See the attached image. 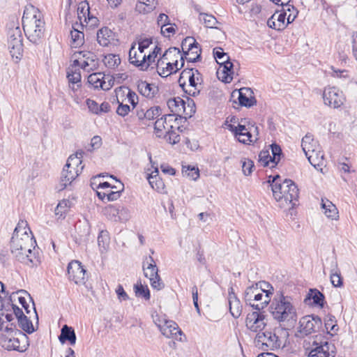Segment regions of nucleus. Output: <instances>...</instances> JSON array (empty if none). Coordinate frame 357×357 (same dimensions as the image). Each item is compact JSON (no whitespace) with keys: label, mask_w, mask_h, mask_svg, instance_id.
Instances as JSON below:
<instances>
[{"label":"nucleus","mask_w":357,"mask_h":357,"mask_svg":"<svg viewBox=\"0 0 357 357\" xmlns=\"http://www.w3.org/2000/svg\"><path fill=\"white\" fill-rule=\"evenodd\" d=\"M36 243L27 222L19 221L10 240L11 254L17 260L26 265L37 266L40 261L32 252Z\"/></svg>","instance_id":"nucleus-1"},{"label":"nucleus","mask_w":357,"mask_h":357,"mask_svg":"<svg viewBox=\"0 0 357 357\" xmlns=\"http://www.w3.org/2000/svg\"><path fill=\"white\" fill-rule=\"evenodd\" d=\"M270 312L273 319L284 326H291L297 320V312L292 298L278 292L271 302Z\"/></svg>","instance_id":"nucleus-2"},{"label":"nucleus","mask_w":357,"mask_h":357,"mask_svg":"<svg viewBox=\"0 0 357 357\" xmlns=\"http://www.w3.org/2000/svg\"><path fill=\"white\" fill-rule=\"evenodd\" d=\"M0 346L8 351H16L20 353L27 350L29 344L28 336L16 328L14 324L4 326V321L0 318Z\"/></svg>","instance_id":"nucleus-3"},{"label":"nucleus","mask_w":357,"mask_h":357,"mask_svg":"<svg viewBox=\"0 0 357 357\" xmlns=\"http://www.w3.org/2000/svg\"><path fill=\"white\" fill-rule=\"evenodd\" d=\"M22 25L27 38L33 43H38L45 31L42 13L33 6L26 7L22 17Z\"/></svg>","instance_id":"nucleus-4"},{"label":"nucleus","mask_w":357,"mask_h":357,"mask_svg":"<svg viewBox=\"0 0 357 357\" xmlns=\"http://www.w3.org/2000/svg\"><path fill=\"white\" fill-rule=\"evenodd\" d=\"M184 65V59L178 48L170 47L158 60L157 72L160 76L166 77L176 73Z\"/></svg>","instance_id":"nucleus-5"},{"label":"nucleus","mask_w":357,"mask_h":357,"mask_svg":"<svg viewBox=\"0 0 357 357\" xmlns=\"http://www.w3.org/2000/svg\"><path fill=\"white\" fill-rule=\"evenodd\" d=\"M280 178L279 175L273 177L271 185L273 197L278 202L284 200L286 203L295 205L294 202L298 200L299 194L296 185L290 179H285L282 183H278Z\"/></svg>","instance_id":"nucleus-6"},{"label":"nucleus","mask_w":357,"mask_h":357,"mask_svg":"<svg viewBox=\"0 0 357 357\" xmlns=\"http://www.w3.org/2000/svg\"><path fill=\"white\" fill-rule=\"evenodd\" d=\"M203 78L201 73L195 68L184 69L179 77L178 84L183 91L191 96L199 94L202 89Z\"/></svg>","instance_id":"nucleus-7"},{"label":"nucleus","mask_w":357,"mask_h":357,"mask_svg":"<svg viewBox=\"0 0 357 357\" xmlns=\"http://www.w3.org/2000/svg\"><path fill=\"white\" fill-rule=\"evenodd\" d=\"M83 154V151H77L75 155L68 158L61 172L60 181L61 188L60 190H63L70 185L83 170L84 165H82Z\"/></svg>","instance_id":"nucleus-8"},{"label":"nucleus","mask_w":357,"mask_h":357,"mask_svg":"<svg viewBox=\"0 0 357 357\" xmlns=\"http://www.w3.org/2000/svg\"><path fill=\"white\" fill-rule=\"evenodd\" d=\"M7 37L11 56L20 60L23 53V36L18 22H13L8 24Z\"/></svg>","instance_id":"nucleus-9"},{"label":"nucleus","mask_w":357,"mask_h":357,"mask_svg":"<svg viewBox=\"0 0 357 357\" xmlns=\"http://www.w3.org/2000/svg\"><path fill=\"white\" fill-rule=\"evenodd\" d=\"M255 345L261 351H274L281 347L282 342L275 331H265L257 333L255 337Z\"/></svg>","instance_id":"nucleus-10"},{"label":"nucleus","mask_w":357,"mask_h":357,"mask_svg":"<svg viewBox=\"0 0 357 357\" xmlns=\"http://www.w3.org/2000/svg\"><path fill=\"white\" fill-rule=\"evenodd\" d=\"M144 276L149 278L153 289L161 290L165 284L158 275V268L151 256L146 257L142 266Z\"/></svg>","instance_id":"nucleus-11"},{"label":"nucleus","mask_w":357,"mask_h":357,"mask_svg":"<svg viewBox=\"0 0 357 357\" xmlns=\"http://www.w3.org/2000/svg\"><path fill=\"white\" fill-rule=\"evenodd\" d=\"M153 317L154 323L166 337L177 340L178 336L182 335L181 330L175 321L167 319L165 316L156 315Z\"/></svg>","instance_id":"nucleus-12"},{"label":"nucleus","mask_w":357,"mask_h":357,"mask_svg":"<svg viewBox=\"0 0 357 357\" xmlns=\"http://www.w3.org/2000/svg\"><path fill=\"white\" fill-rule=\"evenodd\" d=\"M323 99L326 105L334 109L340 107L345 101L342 91L335 86H327L324 88Z\"/></svg>","instance_id":"nucleus-13"},{"label":"nucleus","mask_w":357,"mask_h":357,"mask_svg":"<svg viewBox=\"0 0 357 357\" xmlns=\"http://www.w3.org/2000/svg\"><path fill=\"white\" fill-rule=\"evenodd\" d=\"M181 47L188 62H197L201 57V49L194 38H185L182 41Z\"/></svg>","instance_id":"nucleus-14"},{"label":"nucleus","mask_w":357,"mask_h":357,"mask_svg":"<svg viewBox=\"0 0 357 357\" xmlns=\"http://www.w3.org/2000/svg\"><path fill=\"white\" fill-rule=\"evenodd\" d=\"M68 278L75 284H84L86 270L82 266L81 262L77 260L70 262L67 267Z\"/></svg>","instance_id":"nucleus-15"},{"label":"nucleus","mask_w":357,"mask_h":357,"mask_svg":"<svg viewBox=\"0 0 357 357\" xmlns=\"http://www.w3.org/2000/svg\"><path fill=\"white\" fill-rule=\"evenodd\" d=\"M264 319L265 315L259 310L248 313L245 320L246 326L251 331L259 333L266 325Z\"/></svg>","instance_id":"nucleus-16"},{"label":"nucleus","mask_w":357,"mask_h":357,"mask_svg":"<svg viewBox=\"0 0 357 357\" xmlns=\"http://www.w3.org/2000/svg\"><path fill=\"white\" fill-rule=\"evenodd\" d=\"M300 331L305 335H310L319 328L321 320L318 316L308 315L302 317L299 321Z\"/></svg>","instance_id":"nucleus-17"},{"label":"nucleus","mask_w":357,"mask_h":357,"mask_svg":"<svg viewBox=\"0 0 357 357\" xmlns=\"http://www.w3.org/2000/svg\"><path fill=\"white\" fill-rule=\"evenodd\" d=\"M269 289L267 287H263L262 291H257L256 298H252V303L254 305H250L252 308L260 311L265 308L268 304L271 302V295L273 294V287L269 286Z\"/></svg>","instance_id":"nucleus-18"},{"label":"nucleus","mask_w":357,"mask_h":357,"mask_svg":"<svg viewBox=\"0 0 357 357\" xmlns=\"http://www.w3.org/2000/svg\"><path fill=\"white\" fill-rule=\"evenodd\" d=\"M136 115L142 123L149 126V123H147V122L153 121L160 116L161 109L158 106L152 107L149 109L137 107L136 109Z\"/></svg>","instance_id":"nucleus-19"},{"label":"nucleus","mask_w":357,"mask_h":357,"mask_svg":"<svg viewBox=\"0 0 357 357\" xmlns=\"http://www.w3.org/2000/svg\"><path fill=\"white\" fill-rule=\"evenodd\" d=\"M77 53L75 54V55ZM77 54L82 56L81 68L85 71H93L98 68V60L93 52H79Z\"/></svg>","instance_id":"nucleus-20"},{"label":"nucleus","mask_w":357,"mask_h":357,"mask_svg":"<svg viewBox=\"0 0 357 357\" xmlns=\"http://www.w3.org/2000/svg\"><path fill=\"white\" fill-rule=\"evenodd\" d=\"M228 303L231 316L235 319L238 318L242 312V305L232 287L228 289Z\"/></svg>","instance_id":"nucleus-21"},{"label":"nucleus","mask_w":357,"mask_h":357,"mask_svg":"<svg viewBox=\"0 0 357 357\" xmlns=\"http://www.w3.org/2000/svg\"><path fill=\"white\" fill-rule=\"evenodd\" d=\"M135 43L132 44L129 51V61L132 65L138 67L142 70L148 69V64L145 61L146 54L137 52Z\"/></svg>","instance_id":"nucleus-22"},{"label":"nucleus","mask_w":357,"mask_h":357,"mask_svg":"<svg viewBox=\"0 0 357 357\" xmlns=\"http://www.w3.org/2000/svg\"><path fill=\"white\" fill-rule=\"evenodd\" d=\"M269 286L270 284L268 282H260L247 287L244 296V299L246 304L249 305H254V303H252V298H256L257 291H262L263 287H269Z\"/></svg>","instance_id":"nucleus-23"},{"label":"nucleus","mask_w":357,"mask_h":357,"mask_svg":"<svg viewBox=\"0 0 357 357\" xmlns=\"http://www.w3.org/2000/svg\"><path fill=\"white\" fill-rule=\"evenodd\" d=\"M137 91L142 96L147 98H153L158 92V88L153 84L140 80L137 82Z\"/></svg>","instance_id":"nucleus-24"},{"label":"nucleus","mask_w":357,"mask_h":357,"mask_svg":"<svg viewBox=\"0 0 357 357\" xmlns=\"http://www.w3.org/2000/svg\"><path fill=\"white\" fill-rule=\"evenodd\" d=\"M234 65L232 63H226L220 66L217 70V76L219 79L225 83H229L233 79Z\"/></svg>","instance_id":"nucleus-25"},{"label":"nucleus","mask_w":357,"mask_h":357,"mask_svg":"<svg viewBox=\"0 0 357 357\" xmlns=\"http://www.w3.org/2000/svg\"><path fill=\"white\" fill-rule=\"evenodd\" d=\"M147 179L152 188L160 193L165 192V185L162 178L159 176L158 167H155V170L151 174H149Z\"/></svg>","instance_id":"nucleus-26"},{"label":"nucleus","mask_w":357,"mask_h":357,"mask_svg":"<svg viewBox=\"0 0 357 357\" xmlns=\"http://www.w3.org/2000/svg\"><path fill=\"white\" fill-rule=\"evenodd\" d=\"M97 40L103 47H107L114 40L113 31L107 27H102L97 32Z\"/></svg>","instance_id":"nucleus-27"},{"label":"nucleus","mask_w":357,"mask_h":357,"mask_svg":"<svg viewBox=\"0 0 357 357\" xmlns=\"http://www.w3.org/2000/svg\"><path fill=\"white\" fill-rule=\"evenodd\" d=\"M167 105L171 112L177 114V116H181L185 112V102L180 97L169 99Z\"/></svg>","instance_id":"nucleus-28"},{"label":"nucleus","mask_w":357,"mask_h":357,"mask_svg":"<svg viewBox=\"0 0 357 357\" xmlns=\"http://www.w3.org/2000/svg\"><path fill=\"white\" fill-rule=\"evenodd\" d=\"M301 146L305 155H310V153L319 147L317 141L314 140L312 135L307 134L303 137L301 141Z\"/></svg>","instance_id":"nucleus-29"},{"label":"nucleus","mask_w":357,"mask_h":357,"mask_svg":"<svg viewBox=\"0 0 357 357\" xmlns=\"http://www.w3.org/2000/svg\"><path fill=\"white\" fill-rule=\"evenodd\" d=\"M59 339L61 343L68 341L70 344H75L76 342L75 331L72 327L64 325L61 330V334L59 336Z\"/></svg>","instance_id":"nucleus-30"},{"label":"nucleus","mask_w":357,"mask_h":357,"mask_svg":"<svg viewBox=\"0 0 357 357\" xmlns=\"http://www.w3.org/2000/svg\"><path fill=\"white\" fill-rule=\"evenodd\" d=\"M310 163L314 166L316 169L324 165V153L319 147L317 149H314L310 155H306Z\"/></svg>","instance_id":"nucleus-31"},{"label":"nucleus","mask_w":357,"mask_h":357,"mask_svg":"<svg viewBox=\"0 0 357 357\" xmlns=\"http://www.w3.org/2000/svg\"><path fill=\"white\" fill-rule=\"evenodd\" d=\"M157 3L156 0H138L136 10L139 13H149L155 8Z\"/></svg>","instance_id":"nucleus-32"},{"label":"nucleus","mask_w":357,"mask_h":357,"mask_svg":"<svg viewBox=\"0 0 357 357\" xmlns=\"http://www.w3.org/2000/svg\"><path fill=\"white\" fill-rule=\"evenodd\" d=\"M89 13L90 7L89 3L86 1L79 3L77 8V17L82 26H84V22L87 23V16H89Z\"/></svg>","instance_id":"nucleus-33"},{"label":"nucleus","mask_w":357,"mask_h":357,"mask_svg":"<svg viewBox=\"0 0 357 357\" xmlns=\"http://www.w3.org/2000/svg\"><path fill=\"white\" fill-rule=\"evenodd\" d=\"M67 78L69 82L70 87L73 90L76 91L80 86L81 82V74L79 70H68L67 71Z\"/></svg>","instance_id":"nucleus-34"},{"label":"nucleus","mask_w":357,"mask_h":357,"mask_svg":"<svg viewBox=\"0 0 357 357\" xmlns=\"http://www.w3.org/2000/svg\"><path fill=\"white\" fill-rule=\"evenodd\" d=\"M324 299L325 297L324 294L319 290L314 289L310 290L306 298L305 299V302L307 303V300H312L314 305L323 307L324 305Z\"/></svg>","instance_id":"nucleus-35"},{"label":"nucleus","mask_w":357,"mask_h":357,"mask_svg":"<svg viewBox=\"0 0 357 357\" xmlns=\"http://www.w3.org/2000/svg\"><path fill=\"white\" fill-rule=\"evenodd\" d=\"M321 205L323 209H324V213L328 218L332 220H336L338 218L337 209L331 202L322 199Z\"/></svg>","instance_id":"nucleus-36"},{"label":"nucleus","mask_w":357,"mask_h":357,"mask_svg":"<svg viewBox=\"0 0 357 357\" xmlns=\"http://www.w3.org/2000/svg\"><path fill=\"white\" fill-rule=\"evenodd\" d=\"M71 36V47H78L84 44V34L82 31L77 29L74 26L73 30L70 31Z\"/></svg>","instance_id":"nucleus-37"},{"label":"nucleus","mask_w":357,"mask_h":357,"mask_svg":"<svg viewBox=\"0 0 357 357\" xmlns=\"http://www.w3.org/2000/svg\"><path fill=\"white\" fill-rule=\"evenodd\" d=\"M169 126L170 125H168V123L163 116L160 119H158L154 123V130L157 137H166L165 135L166 134V131H167V128H169Z\"/></svg>","instance_id":"nucleus-38"},{"label":"nucleus","mask_w":357,"mask_h":357,"mask_svg":"<svg viewBox=\"0 0 357 357\" xmlns=\"http://www.w3.org/2000/svg\"><path fill=\"white\" fill-rule=\"evenodd\" d=\"M249 91V89L242 88L238 91V102L241 106L250 107L255 103V98L251 97L248 98L246 92Z\"/></svg>","instance_id":"nucleus-39"},{"label":"nucleus","mask_w":357,"mask_h":357,"mask_svg":"<svg viewBox=\"0 0 357 357\" xmlns=\"http://www.w3.org/2000/svg\"><path fill=\"white\" fill-rule=\"evenodd\" d=\"M98 197L102 201L107 200V202L115 201L118 199L120 196L118 192L112 190L110 188L108 190H102L96 192Z\"/></svg>","instance_id":"nucleus-40"},{"label":"nucleus","mask_w":357,"mask_h":357,"mask_svg":"<svg viewBox=\"0 0 357 357\" xmlns=\"http://www.w3.org/2000/svg\"><path fill=\"white\" fill-rule=\"evenodd\" d=\"M331 282L335 287H340L343 284L342 278L336 262L334 264L333 268L331 270Z\"/></svg>","instance_id":"nucleus-41"},{"label":"nucleus","mask_w":357,"mask_h":357,"mask_svg":"<svg viewBox=\"0 0 357 357\" xmlns=\"http://www.w3.org/2000/svg\"><path fill=\"white\" fill-rule=\"evenodd\" d=\"M229 129L230 131H231L235 137H237L238 135H242V133L244 132V134L247 135L248 136L249 131H252V129H255V130H257V127H254V126H246L245 125H242L239 123L238 126H234L231 124H229L228 126Z\"/></svg>","instance_id":"nucleus-42"},{"label":"nucleus","mask_w":357,"mask_h":357,"mask_svg":"<svg viewBox=\"0 0 357 357\" xmlns=\"http://www.w3.org/2000/svg\"><path fill=\"white\" fill-rule=\"evenodd\" d=\"M134 290L136 296L144 298L146 301L150 299V291L146 285H143L141 282H138L134 285Z\"/></svg>","instance_id":"nucleus-43"},{"label":"nucleus","mask_w":357,"mask_h":357,"mask_svg":"<svg viewBox=\"0 0 357 357\" xmlns=\"http://www.w3.org/2000/svg\"><path fill=\"white\" fill-rule=\"evenodd\" d=\"M119 206H116L112 204H109L106 207H105L102 210L103 214L109 220L117 222L118 221V215H119Z\"/></svg>","instance_id":"nucleus-44"},{"label":"nucleus","mask_w":357,"mask_h":357,"mask_svg":"<svg viewBox=\"0 0 357 357\" xmlns=\"http://www.w3.org/2000/svg\"><path fill=\"white\" fill-rule=\"evenodd\" d=\"M103 62L107 68L114 69L121 63V59L117 54H109L105 56Z\"/></svg>","instance_id":"nucleus-45"},{"label":"nucleus","mask_w":357,"mask_h":357,"mask_svg":"<svg viewBox=\"0 0 357 357\" xmlns=\"http://www.w3.org/2000/svg\"><path fill=\"white\" fill-rule=\"evenodd\" d=\"M328 343L326 342L324 345H321L312 349L310 352V356L312 357H329L330 354L328 351Z\"/></svg>","instance_id":"nucleus-46"},{"label":"nucleus","mask_w":357,"mask_h":357,"mask_svg":"<svg viewBox=\"0 0 357 357\" xmlns=\"http://www.w3.org/2000/svg\"><path fill=\"white\" fill-rule=\"evenodd\" d=\"M109 243V238L107 231H101L98 236V244L101 252H105Z\"/></svg>","instance_id":"nucleus-47"},{"label":"nucleus","mask_w":357,"mask_h":357,"mask_svg":"<svg viewBox=\"0 0 357 357\" xmlns=\"http://www.w3.org/2000/svg\"><path fill=\"white\" fill-rule=\"evenodd\" d=\"M104 74L102 73H94L88 77V82L94 88H100L103 84Z\"/></svg>","instance_id":"nucleus-48"},{"label":"nucleus","mask_w":357,"mask_h":357,"mask_svg":"<svg viewBox=\"0 0 357 357\" xmlns=\"http://www.w3.org/2000/svg\"><path fill=\"white\" fill-rule=\"evenodd\" d=\"M17 322L20 328L24 332L31 334L35 331V328L31 321H30L26 316L20 318Z\"/></svg>","instance_id":"nucleus-49"},{"label":"nucleus","mask_w":357,"mask_h":357,"mask_svg":"<svg viewBox=\"0 0 357 357\" xmlns=\"http://www.w3.org/2000/svg\"><path fill=\"white\" fill-rule=\"evenodd\" d=\"M199 20L203 22L206 27L211 29L215 28V25L218 23L216 18L213 15L206 13H201L199 15Z\"/></svg>","instance_id":"nucleus-50"},{"label":"nucleus","mask_w":357,"mask_h":357,"mask_svg":"<svg viewBox=\"0 0 357 357\" xmlns=\"http://www.w3.org/2000/svg\"><path fill=\"white\" fill-rule=\"evenodd\" d=\"M272 152V160L271 167H274L280 160V155L282 154V149L280 146L276 144H272L271 145Z\"/></svg>","instance_id":"nucleus-51"},{"label":"nucleus","mask_w":357,"mask_h":357,"mask_svg":"<svg viewBox=\"0 0 357 357\" xmlns=\"http://www.w3.org/2000/svg\"><path fill=\"white\" fill-rule=\"evenodd\" d=\"M167 128V131H166V134L165 135H166V137H165L167 139V141H168L169 143H170L172 144H177L178 142H179L181 140L180 135H178L173 130V128H174L173 125H170L169 128Z\"/></svg>","instance_id":"nucleus-52"},{"label":"nucleus","mask_w":357,"mask_h":357,"mask_svg":"<svg viewBox=\"0 0 357 357\" xmlns=\"http://www.w3.org/2000/svg\"><path fill=\"white\" fill-rule=\"evenodd\" d=\"M70 207V202L68 199L61 200L57 205L55 213L61 216L66 213Z\"/></svg>","instance_id":"nucleus-53"},{"label":"nucleus","mask_w":357,"mask_h":357,"mask_svg":"<svg viewBox=\"0 0 357 357\" xmlns=\"http://www.w3.org/2000/svg\"><path fill=\"white\" fill-rule=\"evenodd\" d=\"M272 157L268 151H261L259 154V162L264 166L268 167L271 164Z\"/></svg>","instance_id":"nucleus-54"},{"label":"nucleus","mask_w":357,"mask_h":357,"mask_svg":"<svg viewBox=\"0 0 357 357\" xmlns=\"http://www.w3.org/2000/svg\"><path fill=\"white\" fill-rule=\"evenodd\" d=\"M183 167V172L185 173L192 180L196 181L199 177V171L198 168L188 166L186 169Z\"/></svg>","instance_id":"nucleus-55"},{"label":"nucleus","mask_w":357,"mask_h":357,"mask_svg":"<svg viewBox=\"0 0 357 357\" xmlns=\"http://www.w3.org/2000/svg\"><path fill=\"white\" fill-rule=\"evenodd\" d=\"M275 13H277L276 20L278 22V31L283 30L287 24L285 22V20L287 19V12L285 10L280 13L276 11Z\"/></svg>","instance_id":"nucleus-56"},{"label":"nucleus","mask_w":357,"mask_h":357,"mask_svg":"<svg viewBox=\"0 0 357 357\" xmlns=\"http://www.w3.org/2000/svg\"><path fill=\"white\" fill-rule=\"evenodd\" d=\"M254 167L255 165L252 160L246 158L242 160V171L245 176L251 174Z\"/></svg>","instance_id":"nucleus-57"},{"label":"nucleus","mask_w":357,"mask_h":357,"mask_svg":"<svg viewBox=\"0 0 357 357\" xmlns=\"http://www.w3.org/2000/svg\"><path fill=\"white\" fill-rule=\"evenodd\" d=\"M103 84L101 86V89L104 91H107L110 89L114 83V77L109 75H105L104 74V79H103Z\"/></svg>","instance_id":"nucleus-58"},{"label":"nucleus","mask_w":357,"mask_h":357,"mask_svg":"<svg viewBox=\"0 0 357 357\" xmlns=\"http://www.w3.org/2000/svg\"><path fill=\"white\" fill-rule=\"evenodd\" d=\"M130 218V211L128 208L123 206L119 208L118 221H127Z\"/></svg>","instance_id":"nucleus-59"},{"label":"nucleus","mask_w":357,"mask_h":357,"mask_svg":"<svg viewBox=\"0 0 357 357\" xmlns=\"http://www.w3.org/2000/svg\"><path fill=\"white\" fill-rule=\"evenodd\" d=\"M3 305L1 303L0 305V318L2 321H4V326H6L8 324H13L11 321L14 319L13 315L11 314H4L3 312Z\"/></svg>","instance_id":"nucleus-60"},{"label":"nucleus","mask_w":357,"mask_h":357,"mask_svg":"<svg viewBox=\"0 0 357 357\" xmlns=\"http://www.w3.org/2000/svg\"><path fill=\"white\" fill-rule=\"evenodd\" d=\"M287 8L284 10L286 12L287 11L289 12V14L287 17V24H291L296 19L297 14H298V11L293 6H291V5H289V7H287Z\"/></svg>","instance_id":"nucleus-61"},{"label":"nucleus","mask_w":357,"mask_h":357,"mask_svg":"<svg viewBox=\"0 0 357 357\" xmlns=\"http://www.w3.org/2000/svg\"><path fill=\"white\" fill-rule=\"evenodd\" d=\"M86 105L89 109L93 114H99V105L93 100L87 99L86 100Z\"/></svg>","instance_id":"nucleus-62"},{"label":"nucleus","mask_w":357,"mask_h":357,"mask_svg":"<svg viewBox=\"0 0 357 357\" xmlns=\"http://www.w3.org/2000/svg\"><path fill=\"white\" fill-rule=\"evenodd\" d=\"M127 98L128 102L132 105V107L135 108L138 103L137 95L134 91L129 90L127 94Z\"/></svg>","instance_id":"nucleus-63"},{"label":"nucleus","mask_w":357,"mask_h":357,"mask_svg":"<svg viewBox=\"0 0 357 357\" xmlns=\"http://www.w3.org/2000/svg\"><path fill=\"white\" fill-rule=\"evenodd\" d=\"M130 111V108L128 105H123L121 103L117 107L116 113L121 116H125L129 113Z\"/></svg>","instance_id":"nucleus-64"}]
</instances>
